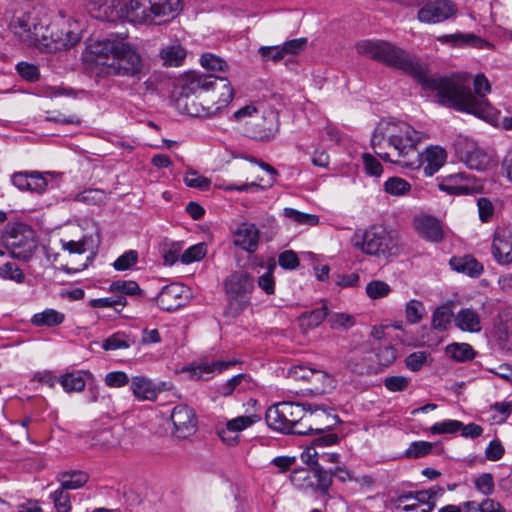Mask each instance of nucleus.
Returning a JSON list of instances; mask_svg holds the SVG:
<instances>
[{
	"mask_svg": "<svg viewBox=\"0 0 512 512\" xmlns=\"http://www.w3.org/2000/svg\"><path fill=\"white\" fill-rule=\"evenodd\" d=\"M201 65L208 71H225L227 68V63L220 57L211 54L205 53L200 58Z\"/></svg>",
	"mask_w": 512,
	"mask_h": 512,
	"instance_id": "nucleus-47",
	"label": "nucleus"
},
{
	"mask_svg": "<svg viewBox=\"0 0 512 512\" xmlns=\"http://www.w3.org/2000/svg\"><path fill=\"white\" fill-rule=\"evenodd\" d=\"M433 444L426 441H415L412 442L409 448L406 450V456L408 458H420L432 451Z\"/></svg>",
	"mask_w": 512,
	"mask_h": 512,
	"instance_id": "nucleus-51",
	"label": "nucleus"
},
{
	"mask_svg": "<svg viewBox=\"0 0 512 512\" xmlns=\"http://www.w3.org/2000/svg\"><path fill=\"white\" fill-rule=\"evenodd\" d=\"M54 172L22 171L12 175V183L21 191L42 194L48 187L47 176L54 177Z\"/></svg>",
	"mask_w": 512,
	"mask_h": 512,
	"instance_id": "nucleus-16",
	"label": "nucleus"
},
{
	"mask_svg": "<svg viewBox=\"0 0 512 512\" xmlns=\"http://www.w3.org/2000/svg\"><path fill=\"white\" fill-rule=\"evenodd\" d=\"M454 316L455 315H453L452 310L448 306L442 305L437 307L432 316L433 328L439 331L447 330L452 318L454 319Z\"/></svg>",
	"mask_w": 512,
	"mask_h": 512,
	"instance_id": "nucleus-37",
	"label": "nucleus"
},
{
	"mask_svg": "<svg viewBox=\"0 0 512 512\" xmlns=\"http://www.w3.org/2000/svg\"><path fill=\"white\" fill-rule=\"evenodd\" d=\"M283 216L298 225L316 226L319 223V217L317 215L304 213L289 207L284 208Z\"/></svg>",
	"mask_w": 512,
	"mask_h": 512,
	"instance_id": "nucleus-35",
	"label": "nucleus"
},
{
	"mask_svg": "<svg viewBox=\"0 0 512 512\" xmlns=\"http://www.w3.org/2000/svg\"><path fill=\"white\" fill-rule=\"evenodd\" d=\"M422 133L401 120H381L371 138L373 151L382 160L408 166L401 158L414 153Z\"/></svg>",
	"mask_w": 512,
	"mask_h": 512,
	"instance_id": "nucleus-4",
	"label": "nucleus"
},
{
	"mask_svg": "<svg viewBox=\"0 0 512 512\" xmlns=\"http://www.w3.org/2000/svg\"><path fill=\"white\" fill-rule=\"evenodd\" d=\"M247 132L257 140L273 138L279 131V115L273 109L264 110L256 119L247 121Z\"/></svg>",
	"mask_w": 512,
	"mask_h": 512,
	"instance_id": "nucleus-15",
	"label": "nucleus"
},
{
	"mask_svg": "<svg viewBox=\"0 0 512 512\" xmlns=\"http://www.w3.org/2000/svg\"><path fill=\"white\" fill-rule=\"evenodd\" d=\"M428 354L424 351H417L409 354L405 359V364L411 371H419L427 362Z\"/></svg>",
	"mask_w": 512,
	"mask_h": 512,
	"instance_id": "nucleus-54",
	"label": "nucleus"
},
{
	"mask_svg": "<svg viewBox=\"0 0 512 512\" xmlns=\"http://www.w3.org/2000/svg\"><path fill=\"white\" fill-rule=\"evenodd\" d=\"M66 490L61 486L51 494L57 512H68L71 509L70 497Z\"/></svg>",
	"mask_w": 512,
	"mask_h": 512,
	"instance_id": "nucleus-52",
	"label": "nucleus"
},
{
	"mask_svg": "<svg viewBox=\"0 0 512 512\" xmlns=\"http://www.w3.org/2000/svg\"><path fill=\"white\" fill-rule=\"evenodd\" d=\"M376 357H377L378 363L381 366L387 367L395 361V359L397 357V353H396V350L394 347L385 346L383 348L378 349V351L376 353Z\"/></svg>",
	"mask_w": 512,
	"mask_h": 512,
	"instance_id": "nucleus-62",
	"label": "nucleus"
},
{
	"mask_svg": "<svg viewBox=\"0 0 512 512\" xmlns=\"http://www.w3.org/2000/svg\"><path fill=\"white\" fill-rule=\"evenodd\" d=\"M453 146L459 160L465 163L468 168L481 171L488 166V155L474 141L459 136L454 141Z\"/></svg>",
	"mask_w": 512,
	"mask_h": 512,
	"instance_id": "nucleus-13",
	"label": "nucleus"
},
{
	"mask_svg": "<svg viewBox=\"0 0 512 512\" xmlns=\"http://www.w3.org/2000/svg\"><path fill=\"white\" fill-rule=\"evenodd\" d=\"M16 70L18 74L27 81H36L40 75L38 67L27 62L18 63Z\"/></svg>",
	"mask_w": 512,
	"mask_h": 512,
	"instance_id": "nucleus-59",
	"label": "nucleus"
},
{
	"mask_svg": "<svg viewBox=\"0 0 512 512\" xmlns=\"http://www.w3.org/2000/svg\"><path fill=\"white\" fill-rule=\"evenodd\" d=\"M449 264L453 270L472 278L479 277L484 269L483 265L472 255L454 256L450 259Z\"/></svg>",
	"mask_w": 512,
	"mask_h": 512,
	"instance_id": "nucleus-23",
	"label": "nucleus"
},
{
	"mask_svg": "<svg viewBox=\"0 0 512 512\" xmlns=\"http://www.w3.org/2000/svg\"><path fill=\"white\" fill-rule=\"evenodd\" d=\"M492 254L501 265L512 263V234L506 228H497L492 242Z\"/></svg>",
	"mask_w": 512,
	"mask_h": 512,
	"instance_id": "nucleus-18",
	"label": "nucleus"
},
{
	"mask_svg": "<svg viewBox=\"0 0 512 512\" xmlns=\"http://www.w3.org/2000/svg\"><path fill=\"white\" fill-rule=\"evenodd\" d=\"M462 422L459 420H444L437 422L429 428L432 434H454L460 430Z\"/></svg>",
	"mask_w": 512,
	"mask_h": 512,
	"instance_id": "nucleus-46",
	"label": "nucleus"
},
{
	"mask_svg": "<svg viewBox=\"0 0 512 512\" xmlns=\"http://www.w3.org/2000/svg\"><path fill=\"white\" fill-rule=\"evenodd\" d=\"M353 246L363 253L387 259L399 253L400 239L397 231L374 224L353 236Z\"/></svg>",
	"mask_w": 512,
	"mask_h": 512,
	"instance_id": "nucleus-5",
	"label": "nucleus"
},
{
	"mask_svg": "<svg viewBox=\"0 0 512 512\" xmlns=\"http://www.w3.org/2000/svg\"><path fill=\"white\" fill-rule=\"evenodd\" d=\"M390 286L384 281H371L366 286V293L372 299L385 297L390 292Z\"/></svg>",
	"mask_w": 512,
	"mask_h": 512,
	"instance_id": "nucleus-53",
	"label": "nucleus"
},
{
	"mask_svg": "<svg viewBox=\"0 0 512 512\" xmlns=\"http://www.w3.org/2000/svg\"><path fill=\"white\" fill-rule=\"evenodd\" d=\"M59 382L67 393L81 392L86 385L80 372L66 373L60 377Z\"/></svg>",
	"mask_w": 512,
	"mask_h": 512,
	"instance_id": "nucleus-36",
	"label": "nucleus"
},
{
	"mask_svg": "<svg viewBox=\"0 0 512 512\" xmlns=\"http://www.w3.org/2000/svg\"><path fill=\"white\" fill-rule=\"evenodd\" d=\"M160 55L165 65L179 66L186 56V51L181 45L175 44L163 48Z\"/></svg>",
	"mask_w": 512,
	"mask_h": 512,
	"instance_id": "nucleus-33",
	"label": "nucleus"
},
{
	"mask_svg": "<svg viewBox=\"0 0 512 512\" xmlns=\"http://www.w3.org/2000/svg\"><path fill=\"white\" fill-rule=\"evenodd\" d=\"M446 354L457 362H466L474 359L476 352L468 343H451L445 348Z\"/></svg>",
	"mask_w": 512,
	"mask_h": 512,
	"instance_id": "nucleus-28",
	"label": "nucleus"
},
{
	"mask_svg": "<svg viewBox=\"0 0 512 512\" xmlns=\"http://www.w3.org/2000/svg\"><path fill=\"white\" fill-rule=\"evenodd\" d=\"M186 289L183 285L172 283L162 288L158 293L156 301L157 305L165 311H174L180 308L186 296L184 295Z\"/></svg>",
	"mask_w": 512,
	"mask_h": 512,
	"instance_id": "nucleus-19",
	"label": "nucleus"
},
{
	"mask_svg": "<svg viewBox=\"0 0 512 512\" xmlns=\"http://www.w3.org/2000/svg\"><path fill=\"white\" fill-rule=\"evenodd\" d=\"M339 422L340 419L333 409L324 405L307 403L305 416L303 422H301L305 429H297L296 434H323L333 430Z\"/></svg>",
	"mask_w": 512,
	"mask_h": 512,
	"instance_id": "nucleus-11",
	"label": "nucleus"
},
{
	"mask_svg": "<svg viewBox=\"0 0 512 512\" xmlns=\"http://www.w3.org/2000/svg\"><path fill=\"white\" fill-rule=\"evenodd\" d=\"M364 168L367 174L371 176H380L383 169L381 163L371 154L364 153L363 156Z\"/></svg>",
	"mask_w": 512,
	"mask_h": 512,
	"instance_id": "nucleus-61",
	"label": "nucleus"
},
{
	"mask_svg": "<svg viewBox=\"0 0 512 512\" xmlns=\"http://www.w3.org/2000/svg\"><path fill=\"white\" fill-rule=\"evenodd\" d=\"M417 12V19L421 23L437 24L453 18L457 12V5L452 0L426 1Z\"/></svg>",
	"mask_w": 512,
	"mask_h": 512,
	"instance_id": "nucleus-14",
	"label": "nucleus"
},
{
	"mask_svg": "<svg viewBox=\"0 0 512 512\" xmlns=\"http://www.w3.org/2000/svg\"><path fill=\"white\" fill-rule=\"evenodd\" d=\"M440 190L451 195H467L478 192V186L471 183L468 176L458 173L445 177L439 184Z\"/></svg>",
	"mask_w": 512,
	"mask_h": 512,
	"instance_id": "nucleus-21",
	"label": "nucleus"
},
{
	"mask_svg": "<svg viewBox=\"0 0 512 512\" xmlns=\"http://www.w3.org/2000/svg\"><path fill=\"white\" fill-rule=\"evenodd\" d=\"M259 53L264 61H279L285 56L282 47L279 46H261Z\"/></svg>",
	"mask_w": 512,
	"mask_h": 512,
	"instance_id": "nucleus-63",
	"label": "nucleus"
},
{
	"mask_svg": "<svg viewBox=\"0 0 512 512\" xmlns=\"http://www.w3.org/2000/svg\"><path fill=\"white\" fill-rule=\"evenodd\" d=\"M312 390L318 394L326 393L329 389L334 387V378L328 373L315 369L313 375L310 378Z\"/></svg>",
	"mask_w": 512,
	"mask_h": 512,
	"instance_id": "nucleus-32",
	"label": "nucleus"
},
{
	"mask_svg": "<svg viewBox=\"0 0 512 512\" xmlns=\"http://www.w3.org/2000/svg\"><path fill=\"white\" fill-rule=\"evenodd\" d=\"M325 318H328V309L326 306H322L312 311L302 313L300 322L302 327L312 329L319 326Z\"/></svg>",
	"mask_w": 512,
	"mask_h": 512,
	"instance_id": "nucleus-30",
	"label": "nucleus"
},
{
	"mask_svg": "<svg viewBox=\"0 0 512 512\" xmlns=\"http://www.w3.org/2000/svg\"><path fill=\"white\" fill-rule=\"evenodd\" d=\"M332 329H348L355 324L352 315L346 313H329L327 318Z\"/></svg>",
	"mask_w": 512,
	"mask_h": 512,
	"instance_id": "nucleus-44",
	"label": "nucleus"
},
{
	"mask_svg": "<svg viewBox=\"0 0 512 512\" xmlns=\"http://www.w3.org/2000/svg\"><path fill=\"white\" fill-rule=\"evenodd\" d=\"M182 9V0H129L126 15L131 22L160 25L177 17Z\"/></svg>",
	"mask_w": 512,
	"mask_h": 512,
	"instance_id": "nucleus-6",
	"label": "nucleus"
},
{
	"mask_svg": "<svg viewBox=\"0 0 512 512\" xmlns=\"http://www.w3.org/2000/svg\"><path fill=\"white\" fill-rule=\"evenodd\" d=\"M260 419L261 417L257 414L236 417L227 421V432H233L238 435L239 432L260 421Z\"/></svg>",
	"mask_w": 512,
	"mask_h": 512,
	"instance_id": "nucleus-40",
	"label": "nucleus"
},
{
	"mask_svg": "<svg viewBox=\"0 0 512 512\" xmlns=\"http://www.w3.org/2000/svg\"><path fill=\"white\" fill-rule=\"evenodd\" d=\"M447 153L445 149L439 146L427 148L424 155V173L427 176L435 174L445 163Z\"/></svg>",
	"mask_w": 512,
	"mask_h": 512,
	"instance_id": "nucleus-26",
	"label": "nucleus"
},
{
	"mask_svg": "<svg viewBox=\"0 0 512 512\" xmlns=\"http://www.w3.org/2000/svg\"><path fill=\"white\" fill-rule=\"evenodd\" d=\"M132 341L125 333L116 332L103 341L102 348L106 351L129 348Z\"/></svg>",
	"mask_w": 512,
	"mask_h": 512,
	"instance_id": "nucleus-39",
	"label": "nucleus"
},
{
	"mask_svg": "<svg viewBox=\"0 0 512 512\" xmlns=\"http://www.w3.org/2000/svg\"><path fill=\"white\" fill-rule=\"evenodd\" d=\"M401 502H409L413 500L415 503L423 507H428V504H435L434 501L430 500L429 492L427 490H421L416 492H409L400 496Z\"/></svg>",
	"mask_w": 512,
	"mask_h": 512,
	"instance_id": "nucleus-55",
	"label": "nucleus"
},
{
	"mask_svg": "<svg viewBox=\"0 0 512 512\" xmlns=\"http://www.w3.org/2000/svg\"><path fill=\"white\" fill-rule=\"evenodd\" d=\"M312 470L313 475L317 480V489L320 490L322 494H328L329 488L332 484V471H326L320 465H316Z\"/></svg>",
	"mask_w": 512,
	"mask_h": 512,
	"instance_id": "nucleus-43",
	"label": "nucleus"
},
{
	"mask_svg": "<svg viewBox=\"0 0 512 512\" xmlns=\"http://www.w3.org/2000/svg\"><path fill=\"white\" fill-rule=\"evenodd\" d=\"M406 318L411 324L420 322L423 318L424 305L418 300H410L406 304Z\"/></svg>",
	"mask_w": 512,
	"mask_h": 512,
	"instance_id": "nucleus-49",
	"label": "nucleus"
},
{
	"mask_svg": "<svg viewBox=\"0 0 512 512\" xmlns=\"http://www.w3.org/2000/svg\"><path fill=\"white\" fill-rule=\"evenodd\" d=\"M88 49L107 75L140 80L146 73V62L139 49L123 39L96 40Z\"/></svg>",
	"mask_w": 512,
	"mask_h": 512,
	"instance_id": "nucleus-3",
	"label": "nucleus"
},
{
	"mask_svg": "<svg viewBox=\"0 0 512 512\" xmlns=\"http://www.w3.org/2000/svg\"><path fill=\"white\" fill-rule=\"evenodd\" d=\"M46 23L48 15L42 7H29L13 19L11 28L22 42L37 47Z\"/></svg>",
	"mask_w": 512,
	"mask_h": 512,
	"instance_id": "nucleus-9",
	"label": "nucleus"
},
{
	"mask_svg": "<svg viewBox=\"0 0 512 512\" xmlns=\"http://www.w3.org/2000/svg\"><path fill=\"white\" fill-rule=\"evenodd\" d=\"M171 420L174 425V433L178 438H188L197 429V419L193 409L185 404L177 405L171 413Z\"/></svg>",
	"mask_w": 512,
	"mask_h": 512,
	"instance_id": "nucleus-17",
	"label": "nucleus"
},
{
	"mask_svg": "<svg viewBox=\"0 0 512 512\" xmlns=\"http://www.w3.org/2000/svg\"><path fill=\"white\" fill-rule=\"evenodd\" d=\"M89 477L82 471L64 472L61 474V485L63 489H78L87 483Z\"/></svg>",
	"mask_w": 512,
	"mask_h": 512,
	"instance_id": "nucleus-34",
	"label": "nucleus"
},
{
	"mask_svg": "<svg viewBox=\"0 0 512 512\" xmlns=\"http://www.w3.org/2000/svg\"><path fill=\"white\" fill-rule=\"evenodd\" d=\"M259 242V230L255 224L241 223L233 232V243L248 253L257 250Z\"/></svg>",
	"mask_w": 512,
	"mask_h": 512,
	"instance_id": "nucleus-20",
	"label": "nucleus"
},
{
	"mask_svg": "<svg viewBox=\"0 0 512 512\" xmlns=\"http://www.w3.org/2000/svg\"><path fill=\"white\" fill-rule=\"evenodd\" d=\"M416 231L422 238L430 242H440L443 239V229L438 219L432 216H418L414 219Z\"/></svg>",
	"mask_w": 512,
	"mask_h": 512,
	"instance_id": "nucleus-22",
	"label": "nucleus"
},
{
	"mask_svg": "<svg viewBox=\"0 0 512 512\" xmlns=\"http://www.w3.org/2000/svg\"><path fill=\"white\" fill-rule=\"evenodd\" d=\"M455 326L461 331L476 333L482 329L479 314L472 308H462L454 316Z\"/></svg>",
	"mask_w": 512,
	"mask_h": 512,
	"instance_id": "nucleus-24",
	"label": "nucleus"
},
{
	"mask_svg": "<svg viewBox=\"0 0 512 512\" xmlns=\"http://www.w3.org/2000/svg\"><path fill=\"white\" fill-rule=\"evenodd\" d=\"M80 41V28L76 21L59 15L53 20L48 17L37 48L52 53L73 47Z\"/></svg>",
	"mask_w": 512,
	"mask_h": 512,
	"instance_id": "nucleus-7",
	"label": "nucleus"
},
{
	"mask_svg": "<svg viewBox=\"0 0 512 512\" xmlns=\"http://www.w3.org/2000/svg\"><path fill=\"white\" fill-rule=\"evenodd\" d=\"M278 263L283 269L294 270L300 262L297 254L292 250H286L279 254Z\"/></svg>",
	"mask_w": 512,
	"mask_h": 512,
	"instance_id": "nucleus-60",
	"label": "nucleus"
},
{
	"mask_svg": "<svg viewBox=\"0 0 512 512\" xmlns=\"http://www.w3.org/2000/svg\"><path fill=\"white\" fill-rule=\"evenodd\" d=\"M64 319V314L54 309H46L41 313L35 314L31 319V323L35 326L51 327L60 325Z\"/></svg>",
	"mask_w": 512,
	"mask_h": 512,
	"instance_id": "nucleus-29",
	"label": "nucleus"
},
{
	"mask_svg": "<svg viewBox=\"0 0 512 512\" xmlns=\"http://www.w3.org/2000/svg\"><path fill=\"white\" fill-rule=\"evenodd\" d=\"M411 188V185L400 177H391L384 184V190L395 196L404 195Z\"/></svg>",
	"mask_w": 512,
	"mask_h": 512,
	"instance_id": "nucleus-42",
	"label": "nucleus"
},
{
	"mask_svg": "<svg viewBox=\"0 0 512 512\" xmlns=\"http://www.w3.org/2000/svg\"><path fill=\"white\" fill-rule=\"evenodd\" d=\"M235 364V361L203 362L194 369V375L198 378H204L205 375H209L214 371L221 372Z\"/></svg>",
	"mask_w": 512,
	"mask_h": 512,
	"instance_id": "nucleus-38",
	"label": "nucleus"
},
{
	"mask_svg": "<svg viewBox=\"0 0 512 512\" xmlns=\"http://www.w3.org/2000/svg\"><path fill=\"white\" fill-rule=\"evenodd\" d=\"M126 5L127 3L122 4L120 0H112L110 3L105 2L101 14H105L107 18H98V20L115 22L122 17L127 18Z\"/></svg>",
	"mask_w": 512,
	"mask_h": 512,
	"instance_id": "nucleus-31",
	"label": "nucleus"
},
{
	"mask_svg": "<svg viewBox=\"0 0 512 512\" xmlns=\"http://www.w3.org/2000/svg\"><path fill=\"white\" fill-rule=\"evenodd\" d=\"M109 290L114 293H121L122 295L134 296L141 292L139 285L132 280H116L110 285Z\"/></svg>",
	"mask_w": 512,
	"mask_h": 512,
	"instance_id": "nucleus-41",
	"label": "nucleus"
},
{
	"mask_svg": "<svg viewBox=\"0 0 512 512\" xmlns=\"http://www.w3.org/2000/svg\"><path fill=\"white\" fill-rule=\"evenodd\" d=\"M475 487L481 493L489 495L494 490V480L490 473H484L475 480Z\"/></svg>",
	"mask_w": 512,
	"mask_h": 512,
	"instance_id": "nucleus-64",
	"label": "nucleus"
},
{
	"mask_svg": "<svg viewBox=\"0 0 512 512\" xmlns=\"http://www.w3.org/2000/svg\"><path fill=\"white\" fill-rule=\"evenodd\" d=\"M234 97L227 78L192 72L182 80L177 105L192 117L217 115Z\"/></svg>",
	"mask_w": 512,
	"mask_h": 512,
	"instance_id": "nucleus-2",
	"label": "nucleus"
},
{
	"mask_svg": "<svg viewBox=\"0 0 512 512\" xmlns=\"http://www.w3.org/2000/svg\"><path fill=\"white\" fill-rule=\"evenodd\" d=\"M307 404L283 401L270 406L265 414L267 425L280 432L296 434V425L303 422Z\"/></svg>",
	"mask_w": 512,
	"mask_h": 512,
	"instance_id": "nucleus-10",
	"label": "nucleus"
},
{
	"mask_svg": "<svg viewBox=\"0 0 512 512\" xmlns=\"http://www.w3.org/2000/svg\"><path fill=\"white\" fill-rule=\"evenodd\" d=\"M254 289V279L244 271H234L224 281L227 305L224 315L236 318L250 305V294Z\"/></svg>",
	"mask_w": 512,
	"mask_h": 512,
	"instance_id": "nucleus-8",
	"label": "nucleus"
},
{
	"mask_svg": "<svg viewBox=\"0 0 512 512\" xmlns=\"http://www.w3.org/2000/svg\"><path fill=\"white\" fill-rule=\"evenodd\" d=\"M0 276L3 279L14 280L21 283L24 280V274L14 263L8 262L0 267Z\"/></svg>",
	"mask_w": 512,
	"mask_h": 512,
	"instance_id": "nucleus-56",
	"label": "nucleus"
},
{
	"mask_svg": "<svg viewBox=\"0 0 512 512\" xmlns=\"http://www.w3.org/2000/svg\"><path fill=\"white\" fill-rule=\"evenodd\" d=\"M6 247L13 258L27 261L35 249L36 244L32 237V230L23 224L13 227L3 238Z\"/></svg>",
	"mask_w": 512,
	"mask_h": 512,
	"instance_id": "nucleus-12",
	"label": "nucleus"
},
{
	"mask_svg": "<svg viewBox=\"0 0 512 512\" xmlns=\"http://www.w3.org/2000/svg\"><path fill=\"white\" fill-rule=\"evenodd\" d=\"M130 389L133 395L141 401H154L157 397V388L152 381L144 376H135L131 379Z\"/></svg>",
	"mask_w": 512,
	"mask_h": 512,
	"instance_id": "nucleus-25",
	"label": "nucleus"
},
{
	"mask_svg": "<svg viewBox=\"0 0 512 512\" xmlns=\"http://www.w3.org/2000/svg\"><path fill=\"white\" fill-rule=\"evenodd\" d=\"M435 504H428V507H423L419 503L401 502L400 496L395 505V512H431Z\"/></svg>",
	"mask_w": 512,
	"mask_h": 512,
	"instance_id": "nucleus-58",
	"label": "nucleus"
},
{
	"mask_svg": "<svg viewBox=\"0 0 512 512\" xmlns=\"http://www.w3.org/2000/svg\"><path fill=\"white\" fill-rule=\"evenodd\" d=\"M104 382L108 387L120 388L129 383V377L123 371H113L106 374Z\"/></svg>",
	"mask_w": 512,
	"mask_h": 512,
	"instance_id": "nucleus-57",
	"label": "nucleus"
},
{
	"mask_svg": "<svg viewBox=\"0 0 512 512\" xmlns=\"http://www.w3.org/2000/svg\"><path fill=\"white\" fill-rule=\"evenodd\" d=\"M184 182L188 187L207 191L210 188L211 180L200 175L197 171H189L184 176Z\"/></svg>",
	"mask_w": 512,
	"mask_h": 512,
	"instance_id": "nucleus-45",
	"label": "nucleus"
},
{
	"mask_svg": "<svg viewBox=\"0 0 512 512\" xmlns=\"http://www.w3.org/2000/svg\"><path fill=\"white\" fill-rule=\"evenodd\" d=\"M138 261V252L129 250L119 256L113 263V267L117 271H125L133 267Z\"/></svg>",
	"mask_w": 512,
	"mask_h": 512,
	"instance_id": "nucleus-48",
	"label": "nucleus"
},
{
	"mask_svg": "<svg viewBox=\"0 0 512 512\" xmlns=\"http://www.w3.org/2000/svg\"><path fill=\"white\" fill-rule=\"evenodd\" d=\"M438 41L442 43H451L453 45H470L480 49L491 47L489 42L472 33H455L450 35H442L438 37Z\"/></svg>",
	"mask_w": 512,
	"mask_h": 512,
	"instance_id": "nucleus-27",
	"label": "nucleus"
},
{
	"mask_svg": "<svg viewBox=\"0 0 512 512\" xmlns=\"http://www.w3.org/2000/svg\"><path fill=\"white\" fill-rule=\"evenodd\" d=\"M206 255V246L204 243H198L189 247L181 256V262L189 264L201 260Z\"/></svg>",
	"mask_w": 512,
	"mask_h": 512,
	"instance_id": "nucleus-50",
	"label": "nucleus"
},
{
	"mask_svg": "<svg viewBox=\"0 0 512 512\" xmlns=\"http://www.w3.org/2000/svg\"><path fill=\"white\" fill-rule=\"evenodd\" d=\"M356 50L361 55L411 75L424 90L435 92L441 105L473 114L486 121L495 117L496 110L486 99L491 86L484 74L475 76L473 93L465 77L430 76L427 68L409 53L386 41L362 40L356 44Z\"/></svg>",
	"mask_w": 512,
	"mask_h": 512,
	"instance_id": "nucleus-1",
	"label": "nucleus"
}]
</instances>
